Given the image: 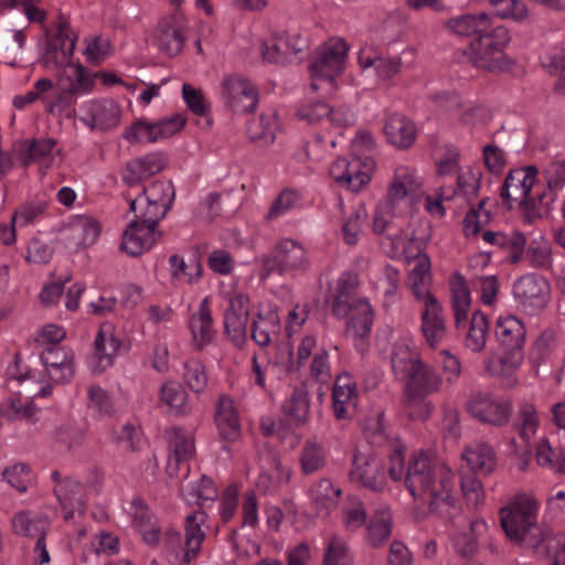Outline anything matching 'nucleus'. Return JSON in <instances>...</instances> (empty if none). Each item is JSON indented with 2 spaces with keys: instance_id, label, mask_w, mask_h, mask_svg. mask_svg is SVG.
<instances>
[{
  "instance_id": "nucleus-32",
  "label": "nucleus",
  "mask_w": 565,
  "mask_h": 565,
  "mask_svg": "<svg viewBox=\"0 0 565 565\" xmlns=\"http://www.w3.org/2000/svg\"><path fill=\"white\" fill-rule=\"evenodd\" d=\"M449 288L455 326L457 329L465 328L471 306L470 290L466 278L456 271L449 280Z\"/></svg>"
},
{
  "instance_id": "nucleus-64",
  "label": "nucleus",
  "mask_w": 565,
  "mask_h": 565,
  "mask_svg": "<svg viewBox=\"0 0 565 565\" xmlns=\"http://www.w3.org/2000/svg\"><path fill=\"white\" fill-rule=\"evenodd\" d=\"M540 558L546 559L550 565H565V536L558 535L546 541Z\"/></svg>"
},
{
  "instance_id": "nucleus-31",
  "label": "nucleus",
  "mask_w": 565,
  "mask_h": 565,
  "mask_svg": "<svg viewBox=\"0 0 565 565\" xmlns=\"http://www.w3.org/2000/svg\"><path fill=\"white\" fill-rule=\"evenodd\" d=\"M473 475L488 476L497 467L494 449L484 441H475L467 446L461 455Z\"/></svg>"
},
{
  "instance_id": "nucleus-53",
  "label": "nucleus",
  "mask_w": 565,
  "mask_h": 565,
  "mask_svg": "<svg viewBox=\"0 0 565 565\" xmlns=\"http://www.w3.org/2000/svg\"><path fill=\"white\" fill-rule=\"evenodd\" d=\"M170 455L175 461H186L194 454V440L190 433L182 428L172 427L166 430Z\"/></svg>"
},
{
  "instance_id": "nucleus-54",
  "label": "nucleus",
  "mask_w": 565,
  "mask_h": 565,
  "mask_svg": "<svg viewBox=\"0 0 565 565\" xmlns=\"http://www.w3.org/2000/svg\"><path fill=\"white\" fill-rule=\"evenodd\" d=\"M535 458L540 466L557 473H565V449L553 448L547 438H542L537 443Z\"/></svg>"
},
{
  "instance_id": "nucleus-63",
  "label": "nucleus",
  "mask_w": 565,
  "mask_h": 565,
  "mask_svg": "<svg viewBox=\"0 0 565 565\" xmlns=\"http://www.w3.org/2000/svg\"><path fill=\"white\" fill-rule=\"evenodd\" d=\"M495 8L497 15L500 18H511L515 21H524L529 17L526 6L519 0H489Z\"/></svg>"
},
{
  "instance_id": "nucleus-51",
  "label": "nucleus",
  "mask_w": 565,
  "mask_h": 565,
  "mask_svg": "<svg viewBox=\"0 0 565 565\" xmlns=\"http://www.w3.org/2000/svg\"><path fill=\"white\" fill-rule=\"evenodd\" d=\"M489 333L488 317L477 310L472 313L469 322V329L465 338V345L472 352L479 353L483 351Z\"/></svg>"
},
{
  "instance_id": "nucleus-5",
  "label": "nucleus",
  "mask_w": 565,
  "mask_h": 565,
  "mask_svg": "<svg viewBox=\"0 0 565 565\" xmlns=\"http://www.w3.org/2000/svg\"><path fill=\"white\" fill-rule=\"evenodd\" d=\"M405 406L412 419H427L434 405L425 401L441 388V376L426 362L420 363L405 380Z\"/></svg>"
},
{
  "instance_id": "nucleus-43",
  "label": "nucleus",
  "mask_w": 565,
  "mask_h": 565,
  "mask_svg": "<svg viewBox=\"0 0 565 565\" xmlns=\"http://www.w3.org/2000/svg\"><path fill=\"white\" fill-rule=\"evenodd\" d=\"M299 463L305 476L319 473L328 465V452L316 439H307L299 452Z\"/></svg>"
},
{
  "instance_id": "nucleus-26",
  "label": "nucleus",
  "mask_w": 565,
  "mask_h": 565,
  "mask_svg": "<svg viewBox=\"0 0 565 565\" xmlns=\"http://www.w3.org/2000/svg\"><path fill=\"white\" fill-rule=\"evenodd\" d=\"M393 202L387 199L386 202L377 205L373 215L372 230L376 235H385L398 249L407 246L408 242L405 241L403 228L394 216Z\"/></svg>"
},
{
  "instance_id": "nucleus-52",
  "label": "nucleus",
  "mask_w": 565,
  "mask_h": 565,
  "mask_svg": "<svg viewBox=\"0 0 565 565\" xmlns=\"http://www.w3.org/2000/svg\"><path fill=\"white\" fill-rule=\"evenodd\" d=\"M54 493L64 509H71L65 520L73 518V510L83 505V486L72 478H65L56 484Z\"/></svg>"
},
{
  "instance_id": "nucleus-24",
  "label": "nucleus",
  "mask_w": 565,
  "mask_h": 565,
  "mask_svg": "<svg viewBox=\"0 0 565 565\" xmlns=\"http://www.w3.org/2000/svg\"><path fill=\"white\" fill-rule=\"evenodd\" d=\"M248 320V297L237 294L230 299L224 313L225 333L236 345L244 343L246 339V326Z\"/></svg>"
},
{
  "instance_id": "nucleus-42",
  "label": "nucleus",
  "mask_w": 565,
  "mask_h": 565,
  "mask_svg": "<svg viewBox=\"0 0 565 565\" xmlns=\"http://www.w3.org/2000/svg\"><path fill=\"white\" fill-rule=\"evenodd\" d=\"M358 61L362 68L374 67L379 79L383 82L398 75L403 64L399 56L375 55L364 50L360 52Z\"/></svg>"
},
{
  "instance_id": "nucleus-23",
  "label": "nucleus",
  "mask_w": 565,
  "mask_h": 565,
  "mask_svg": "<svg viewBox=\"0 0 565 565\" xmlns=\"http://www.w3.org/2000/svg\"><path fill=\"white\" fill-rule=\"evenodd\" d=\"M536 174L537 169L534 166L509 172L500 193L502 200L508 202V209L512 207V202H523L530 195Z\"/></svg>"
},
{
  "instance_id": "nucleus-25",
  "label": "nucleus",
  "mask_w": 565,
  "mask_h": 565,
  "mask_svg": "<svg viewBox=\"0 0 565 565\" xmlns=\"http://www.w3.org/2000/svg\"><path fill=\"white\" fill-rule=\"evenodd\" d=\"M121 342L115 338L111 324H102L94 341L93 373L100 374L114 363Z\"/></svg>"
},
{
  "instance_id": "nucleus-58",
  "label": "nucleus",
  "mask_w": 565,
  "mask_h": 565,
  "mask_svg": "<svg viewBox=\"0 0 565 565\" xmlns=\"http://www.w3.org/2000/svg\"><path fill=\"white\" fill-rule=\"evenodd\" d=\"M352 555L347 542L339 535H332L323 555V565H351Z\"/></svg>"
},
{
  "instance_id": "nucleus-57",
  "label": "nucleus",
  "mask_w": 565,
  "mask_h": 565,
  "mask_svg": "<svg viewBox=\"0 0 565 565\" xmlns=\"http://www.w3.org/2000/svg\"><path fill=\"white\" fill-rule=\"evenodd\" d=\"M367 221V211L363 204H359L351 215L344 221L342 233L348 245H355Z\"/></svg>"
},
{
  "instance_id": "nucleus-50",
  "label": "nucleus",
  "mask_w": 565,
  "mask_h": 565,
  "mask_svg": "<svg viewBox=\"0 0 565 565\" xmlns=\"http://www.w3.org/2000/svg\"><path fill=\"white\" fill-rule=\"evenodd\" d=\"M487 530V523L482 520L471 521L467 531L458 533L454 537V548L461 557H470L478 551V537Z\"/></svg>"
},
{
  "instance_id": "nucleus-56",
  "label": "nucleus",
  "mask_w": 565,
  "mask_h": 565,
  "mask_svg": "<svg viewBox=\"0 0 565 565\" xmlns=\"http://www.w3.org/2000/svg\"><path fill=\"white\" fill-rule=\"evenodd\" d=\"M182 379L186 386L196 394L205 391L209 381L204 364L194 358L188 359L183 363Z\"/></svg>"
},
{
  "instance_id": "nucleus-41",
  "label": "nucleus",
  "mask_w": 565,
  "mask_h": 565,
  "mask_svg": "<svg viewBox=\"0 0 565 565\" xmlns=\"http://www.w3.org/2000/svg\"><path fill=\"white\" fill-rule=\"evenodd\" d=\"M491 24L490 17L481 12L451 18L447 21L446 26L455 34L472 40L484 33Z\"/></svg>"
},
{
  "instance_id": "nucleus-45",
  "label": "nucleus",
  "mask_w": 565,
  "mask_h": 565,
  "mask_svg": "<svg viewBox=\"0 0 565 565\" xmlns=\"http://www.w3.org/2000/svg\"><path fill=\"white\" fill-rule=\"evenodd\" d=\"M282 412L297 426H303L310 418V398L308 390L302 385L295 387L282 405Z\"/></svg>"
},
{
  "instance_id": "nucleus-46",
  "label": "nucleus",
  "mask_w": 565,
  "mask_h": 565,
  "mask_svg": "<svg viewBox=\"0 0 565 565\" xmlns=\"http://www.w3.org/2000/svg\"><path fill=\"white\" fill-rule=\"evenodd\" d=\"M373 159L365 157H352L349 162L348 172L344 174V182L342 188L352 192L361 191L371 180V174L374 170Z\"/></svg>"
},
{
  "instance_id": "nucleus-49",
  "label": "nucleus",
  "mask_w": 565,
  "mask_h": 565,
  "mask_svg": "<svg viewBox=\"0 0 565 565\" xmlns=\"http://www.w3.org/2000/svg\"><path fill=\"white\" fill-rule=\"evenodd\" d=\"M277 130V116L274 111L262 114L258 118L253 119L247 127L249 139L258 146L271 145L276 139Z\"/></svg>"
},
{
  "instance_id": "nucleus-61",
  "label": "nucleus",
  "mask_w": 565,
  "mask_h": 565,
  "mask_svg": "<svg viewBox=\"0 0 565 565\" xmlns=\"http://www.w3.org/2000/svg\"><path fill=\"white\" fill-rule=\"evenodd\" d=\"M481 171L471 167L461 170L457 177V189L468 200L476 198L480 189Z\"/></svg>"
},
{
  "instance_id": "nucleus-60",
  "label": "nucleus",
  "mask_w": 565,
  "mask_h": 565,
  "mask_svg": "<svg viewBox=\"0 0 565 565\" xmlns=\"http://www.w3.org/2000/svg\"><path fill=\"white\" fill-rule=\"evenodd\" d=\"M487 200L482 199L477 209H471L462 221L466 236L477 235L490 222V212L484 209Z\"/></svg>"
},
{
  "instance_id": "nucleus-48",
  "label": "nucleus",
  "mask_w": 565,
  "mask_h": 565,
  "mask_svg": "<svg viewBox=\"0 0 565 565\" xmlns=\"http://www.w3.org/2000/svg\"><path fill=\"white\" fill-rule=\"evenodd\" d=\"M522 441L531 443L540 427V417L534 404L522 402L512 425Z\"/></svg>"
},
{
  "instance_id": "nucleus-33",
  "label": "nucleus",
  "mask_w": 565,
  "mask_h": 565,
  "mask_svg": "<svg viewBox=\"0 0 565 565\" xmlns=\"http://www.w3.org/2000/svg\"><path fill=\"white\" fill-rule=\"evenodd\" d=\"M206 521L204 511H195L186 515L184 522V554L183 563L189 564L195 559L201 551L205 533L202 525Z\"/></svg>"
},
{
  "instance_id": "nucleus-35",
  "label": "nucleus",
  "mask_w": 565,
  "mask_h": 565,
  "mask_svg": "<svg viewBox=\"0 0 565 565\" xmlns=\"http://www.w3.org/2000/svg\"><path fill=\"white\" fill-rule=\"evenodd\" d=\"M56 140L54 138H32L17 142V158L22 167H29L52 159Z\"/></svg>"
},
{
  "instance_id": "nucleus-8",
  "label": "nucleus",
  "mask_w": 565,
  "mask_h": 565,
  "mask_svg": "<svg viewBox=\"0 0 565 565\" xmlns=\"http://www.w3.org/2000/svg\"><path fill=\"white\" fill-rule=\"evenodd\" d=\"M175 196L171 181H154L129 201V210L148 222L159 223L170 210Z\"/></svg>"
},
{
  "instance_id": "nucleus-39",
  "label": "nucleus",
  "mask_w": 565,
  "mask_h": 565,
  "mask_svg": "<svg viewBox=\"0 0 565 565\" xmlns=\"http://www.w3.org/2000/svg\"><path fill=\"white\" fill-rule=\"evenodd\" d=\"M422 178L414 169L401 166L396 168L393 181L388 188L387 199L399 201L409 194H416L422 188Z\"/></svg>"
},
{
  "instance_id": "nucleus-14",
  "label": "nucleus",
  "mask_w": 565,
  "mask_h": 565,
  "mask_svg": "<svg viewBox=\"0 0 565 565\" xmlns=\"http://www.w3.org/2000/svg\"><path fill=\"white\" fill-rule=\"evenodd\" d=\"M406 260H414V266L408 274V285L414 297L425 302L428 297H435L429 290L428 285L431 279L430 259L427 254L422 253L419 244L415 239H409L408 245L402 248Z\"/></svg>"
},
{
  "instance_id": "nucleus-3",
  "label": "nucleus",
  "mask_w": 565,
  "mask_h": 565,
  "mask_svg": "<svg viewBox=\"0 0 565 565\" xmlns=\"http://www.w3.org/2000/svg\"><path fill=\"white\" fill-rule=\"evenodd\" d=\"M537 502L519 494L507 507L500 509L501 526L510 541L523 544L540 557L546 541L554 539L537 523Z\"/></svg>"
},
{
  "instance_id": "nucleus-44",
  "label": "nucleus",
  "mask_w": 565,
  "mask_h": 565,
  "mask_svg": "<svg viewBox=\"0 0 565 565\" xmlns=\"http://www.w3.org/2000/svg\"><path fill=\"white\" fill-rule=\"evenodd\" d=\"M340 495V488L334 487L329 479H321L311 490V500L317 514L327 516L334 511Z\"/></svg>"
},
{
  "instance_id": "nucleus-15",
  "label": "nucleus",
  "mask_w": 565,
  "mask_h": 565,
  "mask_svg": "<svg viewBox=\"0 0 565 565\" xmlns=\"http://www.w3.org/2000/svg\"><path fill=\"white\" fill-rule=\"evenodd\" d=\"M420 333L429 349L440 348L448 338V327L444 308L436 297L423 302Z\"/></svg>"
},
{
  "instance_id": "nucleus-9",
  "label": "nucleus",
  "mask_w": 565,
  "mask_h": 565,
  "mask_svg": "<svg viewBox=\"0 0 565 565\" xmlns=\"http://www.w3.org/2000/svg\"><path fill=\"white\" fill-rule=\"evenodd\" d=\"M348 54V45L343 40H331L322 44L310 62L313 90L319 89V82L331 85L335 76L342 73Z\"/></svg>"
},
{
  "instance_id": "nucleus-16",
  "label": "nucleus",
  "mask_w": 565,
  "mask_h": 565,
  "mask_svg": "<svg viewBox=\"0 0 565 565\" xmlns=\"http://www.w3.org/2000/svg\"><path fill=\"white\" fill-rule=\"evenodd\" d=\"M513 295L526 313L537 315L547 303L548 282L541 276H522L514 282Z\"/></svg>"
},
{
  "instance_id": "nucleus-40",
  "label": "nucleus",
  "mask_w": 565,
  "mask_h": 565,
  "mask_svg": "<svg viewBox=\"0 0 565 565\" xmlns=\"http://www.w3.org/2000/svg\"><path fill=\"white\" fill-rule=\"evenodd\" d=\"M190 330L198 350H203L214 338V329L207 299H204L198 311L190 319Z\"/></svg>"
},
{
  "instance_id": "nucleus-55",
  "label": "nucleus",
  "mask_w": 565,
  "mask_h": 565,
  "mask_svg": "<svg viewBox=\"0 0 565 565\" xmlns=\"http://www.w3.org/2000/svg\"><path fill=\"white\" fill-rule=\"evenodd\" d=\"M170 274L173 280L192 284L202 275V265L199 260L185 263L184 258L178 254L169 257Z\"/></svg>"
},
{
  "instance_id": "nucleus-27",
  "label": "nucleus",
  "mask_w": 565,
  "mask_h": 565,
  "mask_svg": "<svg viewBox=\"0 0 565 565\" xmlns=\"http://www.w3.org/2000/svg\"><path fill=\"white\" fill-rule=\"evenodd\" d=\"M167 164L164 156L160 152H151L145 157L128 161L122 172V180L132 186L150 177L161 172Z\"/></svg>"
},
{
  "instance_id": "nucleus-37",
  "label": "nucleus",
  "mask_w": 565,
  "mask_h": 565,
  "mask_svg": "<svg viewBox=\"0 0 565 565\" xmlns=\"http://www.w3.org/2000/svg\"><path fill=\"white\" fill-rule=\"evenodd\" d=\"M420 353L406 340L397 341L391 353V366L396 379L404 381L420 363Z\"/></svg>"
},
{
  "instance_id": "nucleus-21",
  "label": "nucleus",
  "mask_w": 565,
  "mask_h": 565,
  "mask_svg": "<svg viewBox=\"0 0 565 565\" xmlns=\"http://www.w3.org/2000/svg\"><path fill=\"white\" fill-rule=\"evenodd\" d=\"M306 46V41L299 34L284 33L264 42L260 53L263 58L269 63L284 64L292 62Z\"/></svg>"
},
{
  "instance_id": "nucleus-17",
  "label": "nucleus",
  "mask_w": 565,
  "mask_h": 565,
  "mask_svg": "<svg viewBox=\"0 0 565 565\" xmlns=\"http://www.w3.org/2000/svg\"><path fill=\"white\" fill-rule=\"evenodd\" d=\"M50 527L46 515L22 511L12 519L13 532L18 535L36 539L34 552L39 553L40 564L50 562L46 550L45 535Z\"/></svg>"
},
{
  "instance_id": "nucleus-2",
  "label": "nucleus",
  "mask_w": 565,
  "mask_h": 565,
  "mask_svg": "<svg viewBox=\"0 0 565 565\" xmlns=\"http://www.w3.org/2000/svg\"><path fill=\"white\" fill-rule=\"evenodd\" d=\"M359 277L352 273L342 274L331 303L332 313L338 318H348L347 335L352 338L359 351L365 350L364 339L371 333L373 311L369 301L358 296Z\"/></svg>"
},
{
  "instance_id": "nucleus-11",
  "label": "nucleus",
  "mask_w": 565,
  "mask_h": 565,
  "mask_svg": "<svg viewBox=\"0 0 565 565\" xmlns=\"http://www.w3.org/2000/svg\"><path fill=\"white\" fill-rule=\"evenodd\" d=\"M221 96L233 113H253L259 102L256 85L242 74H227L221 81Z\"/></svg>"
},
{
  "instance_id": "nucleus-13",
  "label": "nucleus",
  "mask_w": 565,
  "mask_h": 565,
  "mask_svg": "<svg viewBox=\"0 0 565 565\" xmlns=\"http://www.w3.org/2000/svg\"><path fill=\"white\" fill-rule=\"evenodd\" d=\"M158 225L159 223L152 224L135 214V218L122 234L120 250L132 257L150 250L162 238V232L158 230Z\"/></svg>"
},
{
  "instance_id": "nucleus-22",
  "label": "nucleus",
  "mask_w": 565,
  "mask_h": 565,
  "mask_svg": "<svg viewBox=\"0 0 565 565\" xmlns=\"http://www.w3.org/2000/svg\"><path fill=\"white\" fill-rule=\"evenodd\" d=\"M317 347L316 338L306 335L302 338L297 349V366H303L306 361L312 355L309 366L310 377L320 383H327L331 379V364L329 352L321 348L313 353Z\"/></svg>"
},
{
  "instance_id": "nucleus-10",
  "label": "nucleus",
  "mask_w": 565,
  "mask_h": 565,
  "mask_svg": "<svg viewBox=\"0 0 565 565\" xmlns=\"http://www.w3.org/2000/svg\"><path fill=\"white\" fill-rule=\"evenodd\" d=\"M466 407L468 413L483 424L495 427L505 426L512 415V403L487 391L470 393Z\"/></svg>"
},
{
  "instance_id": "nucleus-19",
  "label": "nucleus",
  "mask_w": 565,
  "mask_h": 565,
  "mask_svg": "<svg viewBox=\"0 0 565 565\" xmlns=\"http://www.w3.org/2000/svg\"><path fill=\"white\" fill-rule=\"evenodd\" d=\"M41 361L50 380L56 384L70 382L75 374L74 353L61 345H47L41 352Z\"/></svg>"
},
{
  "instance_id": "nucleus-4",
  "label": "nucleus",
  "mask_w": 565,
  "mask_h": 565,
  "mask_svg": "<svg viewBox=\"0 0 565 565\" xmlns=\"http://www.w3.org/2000/svg\"><path fill=\"white\" fill-rule=\"evenodd\" d=\"M510 41L511 36L505 26L491 24L484 33L469 42L462 55L479 70L507 72L514 65V61L504 52Z\"/></svg>"
},
{
  "instance_id": "nucleus-18",
  "label": "nucleus",
  "mask_w": 565,
  "mask_h": 565,
  "mask_svg": "<svg viewBox=\"0 0 565 565\" xmlns=\"http://www.w3.org/2000/svg\"><path fill=\"white\" fill-rule=\"evenodd\" d=\"M90 130L108 131L115 129L121 119V108L113 99H95L87 102L82 108L79 118Z\"/></svg>"
},
{
  "instance_id": "nucleus-62",
  "label": "nucleus",
  "mask_w": 565,
  "mask_h": 565,
  "mask_svg": "<svg viewBox=\"0 0 565 565\" xmlns=\"http://www.w3.org/2000/svg\"><path fill=\"white\" fill-rule=\"evenodd\" d=\"M525 244V235L520 231H512L510 233H504L500 248L508 252L507 258L511 264H516L523 257Z\"/></svg>"
},
{
  "instance_id": "nucleus-12",
  "label": "nucleus",
  "mask_w": 565,
  "mask_h": 565,
  "mask_svg": "<svg viewBox=\"0 0 565 565\" xmlns=\"http://www.w3.org/2000/svg\"><path fill=\"white\" fill-rule=\"evenodd\" d=\"M350 480L359 487L381 492L386 487L383 459L371 451L356 450L353 455Z\"/></svg>"
},
{
  "instance_id": "nucleus-59",
  "label": "nucleus",
  "mask_w": 565,
  "mask_h": 565,
  "mask_svg": "<svg viewBox=\"0 0 565 565\" xmlns=\"http://www.w3.org/2000/svg\"><path fill=\"white\" fill-rule=\"evenodd\" d=\"M122 138L130 143L156 142L160 140L156 122L136 120L124 130Z\"/></svg>"
},
{
  "instance_id": "nucleus-1",
  "label": "nucleus",
  "mask_w": 565,
  "mask_h": 565,
  "mask_svg": "<svg viewBox=\"0 0 565 565\" xmlns=\"http://www.w3.org/2000/svg\"><path fill=\"white\" fill-rule=\"evenodd\" d=\"M405 486L431 513L445 519L457 515L459 507L454 497L455 475L446 465L425 454L412 456L408 460Z\"/></svg>"
},
{
  "instance_id": "nucleus-7",
  "label": "nucleus",
  "mask_w": 565,
  "mask_h": 565,
  "mask_svg": "<svg viewBox=\"0 0 565 565\" xmlns=\"http://www.w3.org/2000/svg\"><path fill=\"white\" fill-rule=\"evenodd\" d=\"M260 260L263 278L270 276L273 273L280 276L296 275L306 271L310 265L306 248L290 238L277 242L268 254L262 256Z\"/></svg>"
},
{
  "instance_id": "nucleus-6",
  "label": "nucleus",
  "mask_w": 565,
  "mask_h": 565,
  "mask_svg": "<svg viewBox=\"0 0 565 565\" xmlns=\"http://www.w3.org/2000/svg\"><path fill=\"white\" fill-rule=\"evenodd\" d=\"M494 332L504 354L498 360L488 361L486 370L492 375H500L505 367L516 369L522 363L526 332L523 322L512 315L499 317Z\"/></svg>"
},
{
  "instance_id": "nucleus-28",
  "label": "nucleus",
  "mask_w": 565,
  "mask_h": 565,
  "mask_svg": "<svg viewBox=\"0 0 565 565\" xmlns=\"http://www.w3.org/2000/svg\"><path fill=\"white\" fill-rule=\"evenodd\" d=\"M358 392L354 381L349 374L337 376L333 390V412L337 419L351 417L356 406Z\"/></svg>"
},
{
  "instance_id": "nucleus-47",
  "label": "nucleus",
  "mask_w": 565,
  "mask_h": 565,
  "mask_svg": "<svg viewBox=\"0 0 565 565\" xmlns=\"http://www.w3.org/2000/svg\"><path fill=\"white\" fill-rule=\"evenodd\" d=\"M392 534V514L382 507L372 515L366 525V541L372 547H381Z\"/></svg>"
},
{
  "instance_id": "nucleus-38",
  "label": "nucleus",
  "mask_w": 565,
  "mask_h": 565,
  "mask_svg": "<svg viewBox=\"0 0 565 565\" xmlns=\"http://www.w3.org/2000/svg\"><path fill=\"white\" fill-rule=\"evenodd\" d=\"M280 331V318L276 308L260 310L252 322V339L259 347H267Z\"/></svg>"
},
{
  "instance_id": "nucleus-36",
  "label": "nucleus",
  "mask_w": 565,
  "mask_h": 565,
  "mask_svg": "<svg viewBox=\"0 0 565 565\" xmlns=\"http://www.w3.org/2000/svg\"><path fill=\"white\" fill-rule=\"evenodd\" d=\"M215 424L224 440L235 441L241 436V424L234 401L227 395H222L218 398L215 409Z\"/></svg>"
},
{
  "instance_id": "nucleus-20",
  "label": "nucleus",
  "mask_w": 565,
  "mask_h": 565,
  "mask_svg": "<svg viewBox=\"0 0 565 565\" xmlns=\"http://www.w3.org/2000/svg\"><path fill=\"white\" fill-rule=\"evenodd\" d=\"M100 224L88 215H77L61 231V239L66 247L78 249L92 246L98 239Z\"/></svg>"
},
{
  "instance_id": "nucleus-34",
  "label": "nucleus",
  "mask_w": 565,
  "mask_h": 565,
  "mask_svg": "<svg viewBox=\"0 0 565 565\" xmlns=\"http://www.w3.org/2000/svg\"><path fill=\"white\" fill-rule=\"evenodd\" d=\"M387 141L398 149H408L416 139L415 124L402 114H392L384 124Z\"/></svg>"
},
{
  "instance_id": "nucleus-30",
  "label": "nucleus",
  "mask_w": 565,
  "mask_h": 565,
  "mask_svg": "<svg viewBox=\"0 0 565 565\" xmlns=\"http://www.w3.org/2000/svg\"><path fill=\"white\" fill-rule=\"evenodd\" d=\"M158 405L166 407L173 416H188L192 413L193 406L188 392L174 381L164 382L158 393Z\"/></svg>"
},
{
  "instance_id": "nucleus-29",
  "label": "nucleus",
  "mask_w": 565,
  "mask_h": 565,
  "mask_svg": "<svg viewBox=\"0 0 565 565\" xmlns=\"http://www.w3.org/2000/svg\"><path fill=\"white\" fill-rule=\"evenodd\" d=\"M154 40L162 53L168 56L178 55L185 41L182 23L173 17L161 20L158 23Z\"/></svg>"
}]
</instances>
